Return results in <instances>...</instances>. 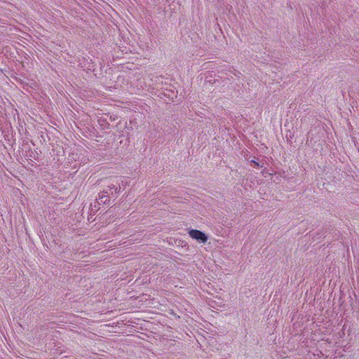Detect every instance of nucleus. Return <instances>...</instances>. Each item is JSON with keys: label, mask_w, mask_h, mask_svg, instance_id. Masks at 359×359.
Returning a JSON list of instances; mask_svg holds the SVG:
<instances>
[{"label": "nucleus", "mask_w": 359, "mask_h": 359, "mask_svg": "<svg viewBox=\"0 0 359 359\" xmlns=\"http://www.w3.org/2000/svg\"><path fill=\"white\" fill-rule=\"evenodd\" d=\"M108 202H109V197L108 195H106L105 194H102L99 196V198H97V203L99 204H107Z\"/></svg>", "instance_id": "f03ea898"}, {"label": "nucleus", "mask_w": 359, "mask_h": 359, "mask_svg": "<svg viewBox=\"0 0 359 359\" xmlns=\"http://www.w3.org/2000/svg\"><path fill=\"white\" fill-rule=\"evenodd\" d=\"M191 238L196 240L199 243H205L208 241V236L202 231L196 229H191L189 231Z\"/></svg>", "instance_id": "f257e3e1"}, {"label": "nucleus", "mask_w": 359, "mask_h": 359, "mask_svg": "<svg viewBox=\"0 0 359 359\" xmlns=\"http://www.w3.org/2000/svg\"><path fill=\"white\" fill-rule=\"evenodd\" d=\"M113 188H114V189H115V192H116V193H117V191H118V188H117V187H115L114 186H113Z\"/></svg>", "instance_id": "20e7f679"}, {"label": "nucleus", "mask_w": 359, "mask_h": 359, "mask_svg": "<svg viewBox=\"0 0 359 359\" xmlns=\"http://www.w3.org/2000/svg\"><path fill=\"white\" fill-rule=\"evenodd\" d=\"M252 163H253L256 166H259V164L256 161H252Z\"/></svg>", "instance_id": "7ed1b4c3"}]
</instances>
